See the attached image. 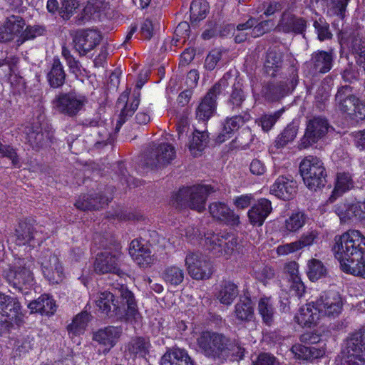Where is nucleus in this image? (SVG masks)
Returning <instances> with one entry per match:
<instances>
[{"label":"nucleus","mask_w":365,"mask_h":365,"mask_svg":"<svg viewBox=\"0 0 365 365\" xmlns=\"http://www.w3.org/2000/svg\"><path fill=\"white\" fill-rule=\"evenodd\" d=\"M0 156L7 158L13 165L19 167V160L15 150L9 145H4L0 143Z\"/></svg>","instance_id":"obj_60"},{"label":"nucleus","mask_w":365,"mask_h":365,"mask_svg":"<svg viewBox=\"0 0 365 365\" xmlns=\"http://www.w3.org/2000/svg\"><path fill=\"white\" fill-rule=\"evenodd\" d=\"M254 365H279V364L273 355L262 353L254 361Z\"/></svg>","instance_id":"obj_64"},{"label":"nucleus","mask_w":365,"mask_h":365,"mask_svg":"<svg viewBox=\"0 0 365 365\" xmlns=\"http://www.w3.org/2000/svg\"><path fill=\"white\" fill-rule=\"evenodd\" d=\"M341 356V365L351 359L365 356V326H361L348 334L344 341Z\"/></svg>","instance_id":"obj_8"},{"label":"nucleus","mask_w":365,"mask_h":365,"mask_svg":"<svg viewBox=\"0 0 365 365\" xmlns=\"http://www.w3.org/2000/svg\"><path fill=\"white\" fill-rule=\"evenodd\" d=\"M222 58L221 51L212 50L210 52L205 61V68L208 71H212Z\"/></svg>","instance_id":"obj_62"},{"label":"nucleus","mask_w":365,"mask_h":365,"mask_svg":"<svg viewBox=\"0 0 365 365\" xmlns=\"http://www.w3.org/2000/svg\"><path fill=\"white\" fill-rule=\"evenodd\" d=\"M307 220L308 217L304 212H294L286 218L282 228L287 233L297 232L305 225Z\"/></svg>","instance_id":"obj_43"},{"label":"nucleus","mask_w":365,"mask_h":365,"mask_svg":"<svg viewBox=\"0 0 365 365\" xmlns=\"http://www.w3.org/2000/svg\"><path fill=\"white\" fill-rule=\"evenodd\" d=\"M43 31L44 29L39 26H28L23 31L20 36V39H19L18 41H20L21 43H22L26 40L34 39L37 36H41Z\"/></svg>","instance_id":"obj_58"},{"label":"nucleus","mask_w":365,"mask_h":365,"mask_svg":"<svg viewBox=\"0 0 365 365\" xmlns=\"http://www.w3.org/2000/svg\"><path fill=\"white\" fill-rule=\"evenodd\" d=\"M32 260L19 259L17 263L4 272L6 281L14 287L21 289L23 285L31 284L34 281Z\"/></svg>","instance_id":"obj_11"},{"label":"nucleus","mask_w":365,"mask_h":365,"mask_svg":"<svg viewBox=\"0 0 365 365\" xmlns=\"http://www.w3.org/2000/svg\"><path fill=\"white\" fill-rule=\"evenodd\" d=\"M297 184L293 178L279 176L270 187V193L283 200L292 199L297 193Z\"/></svg>","instance_id":"obj_25"},{"label":"nucleus","mask_w":365,"mask_h":365,"mask_svg":"<svg viewBox=\"0 0 365 365\" xmlns=\"http://www.w3.org/2000/svg\"><path fill=\"white\" fill-rule=\"evenodd\" d=\"M185 265L189 275L194 279H207L213 274V266L209 258L199 252H188Z\"/></svg>","instance_id":"obj_10"},{"label":"nucleus","mask_w":365,"mask_h":365,"mask_svg":"<svg viewBox=\"0 0 365 365\" xmlns=\"http://www.w3.org/2000/svg\"><path fill=\"white\" fill-rule=\"evenodd\" d=\"M150 346L148 338L135 336L132 338L125 346V351L134 356L145 357Z\"/></svg>","instance_id":"obj_42"},{"label":"nucleus","mask_w":365,"mask_h":365,"mask_svg":"<svg viewBox=\"0 0 365 365\" xmlns=\"http://www.w3.org/2000/svg\"><path fill=\"white\" fill-rule=\"evenodd\" d=\"M334 53L329 51H317L314 52L311 58L305 62L304 68L308 75L314 76L318 73H325L329 72L333 65Z\"/></svg>","instance_id":"obj_17"},{"label":"nucleus","mask_w":365,"mask_h":365,"mask_svg":"<svg viewBox=\"0 0 365 365\" xmlns=\"http://www.w3.org/2000/svg\"><path fill=\"white\" fill-rule=\"evenodd\" d=\"M232 78L229 83L232 82ZM247 94L244 90L242 83L236 78L234 79L231 91L227 100V106L232 111L239 110L242 108V104L245 101Z\"/></svg>","instance_id":"obj_33"},{"label":"nucleus","mask_w":365,"mask_h":365,"mask_svg":"<svg viewBox=\"0 0 365 365\" xmlns=\"http://www.w3.org/2000/svg\"><path fill=\"white\" fill-rule=\"evenodd\" d=\"M102 38L101 33L94 29L78 31L73 38L75 50L84 56L96 48Z\"/></svg>","instance_id":"obj_20"},{"label":"nucleus","mask_w":365,"mask_h":365,"mask_svg":"<svg viewBox=\"0 0 365 365\" xmlns=\"http://www.w3.org/2000/svg\"><path fill=\"white\" fill-rule=\"evenodd\" d=\"M329 124L323 117H314L307 123V128L301 139L300 148H307L324 138L328 132Z\"/></svg>","instance_id":"obj_15"},{"label":"nucleus","mask_w":365,"mask_h":365,"mask_svg":"<svg viewBox=\"0 0 365 365\" xmlns=\"http://www.w3.org/2000/svg\"><path fill=\"white\" fill-rule=\"evenodd\" d=\"M108 198L99 195H84L80 197L76 202L75 206L81 210H99L107 205Z\"/></svg>","instance_id":"obj_38"},{"label":"nucleus","mask_w":365,"mask_h":365,"mask_svg":"<svg viewBox=\"0 0 365 365\" xmlns=\"http://www.w3.org/2000/svg\"><path fill=\"white\" fill-rule=\"evenodd\" d=\"M212 192L209 185L182 187L173 195V204L180 208L190 207L200 212L205 209L206 199Z\"/></svg>","instance_id":"obj_3"},{"label":"nucleus","mask_w":365,"mask_h":365,"mask_svg":"<svg viewBox=\"0 0 365 365\" xmlns=\"http://www.w3.org/2000/svg\"><path fill=\"white\" fill-rule=\"evenodd\" d=\"M185 274V271L182 268L176 265H172L164 269L162 277L167 284L175 287L183 282Z\"/></svg>","instance_id":"obj_48"},{"label":"nucleus","mask_w":365,"mask_h":365,"mask_svg":"<svg viewBox=\"0 0 365 365\" xmlns=\"http://www.w3.org/2000/svg\"><path fill=\"white\" fill-rule=\"evenodd\" d=\"M190 25L186 21L180 22L178 26L176 27L174 35L176 43L185 42V41L189 38L190 36Z\"/></svg>","instance_id":"obj_61"},{"label":"nucleus","mask_w":365,"mask_h":365,"mask_svg":"<svg viewBox=\"0 0 365 365\" xmlns=\"http://www.w3.org/2000/svg\"><path fill=\"white\" fill-rule=\"evenodd\" d=\"M25 21L20 16L11 15L0 26V42L6 43L12 41L22 31Z\"/></svg>","instance_id":"obj_27"},{"label":"nucleus","mask_w":365,"mask_h":365,"mask_svg":"<svg viewBox=\"0 0 365 365\" xmlns=\"http://www.w3.org/2000/svg\"><path fill=\"white\" fill-rule=\"evenodd\" d=\"M290 90L287 82L269 83L263 88V95L270 101H276L286 96Z\"/></svg>","instance_id":"obj_40"},{"label":"nucleus","mask_w":365,"mask_h":365,"mask_svg":"<svg viewBox=\"0 0 365 365\" xmlns=\"http://www.w3.org/2000/svg\"><path fill=\"white\" fill-rule=\"evenodd\" d=\"M319 314L318 311H315V302H313L312 304H307L301 307L295 316V319L302 326L310 327L319 319Z\"/></svg>","instance_id":"obj_45"},{"label":"nucleus","mask_w":365,"mask_h":365,"mask_svg":"<svg viewBox=\"0 0 365 365\" xmlns=\"http://www.w3.org/2000/svg\"><path fill=\"white\" fill-rule=\"evenodd\" d=\"M209 212L212 217L227 225H237L240 217L230 207L222 202H214L209 206Z\"/></svg>","instance_id":"obj_26"},{"label":"nucleus","mask_w":365,"mask_h":365,"mask_svg":"<svg viewBox=\"0 0 365 365\" xmlns=\"http://www.w3.org/2000/svg\"><path fill=\"white\" fill-rule=\"evenodd\" d=\"M258 312L266 324L270 325L272 323L274 309L270 298L262 297L259 299Z\"/></svg>","instance_id":"obj_52"},{"label":"nucleus","mask_w":365,"mask_h":365,"mask_svg":"<svg viewBox=\"0 0 365 365\" xmlns=\"http://www.w3.org/2000/svg\"><path fill=\"white\" fill-rule=\"evenodd\" d=\"M272 210L271 201L260 198L248 211L250 223L255 226H261Z\"/></svg>","instance_id":"obj_30"},{"label":"nucleus","mask_w":365,"mask_h":365,"mask_svg":"<svg viewBox=\"0 0 365 365\" xmlns=\"http://www.w3.org/2000/svg\"><path fill=\"white\" fill-rule=\"evenodd\" d=\"M336 106L350 118L359 121L365 119V103L356 98L349 86L340 87L335 96Z\"/></svg>","instance_id":"obj_6"},{"label":"nucleus","mask_w":365,"mask_h":365,"mask_svg":"<svg viewBox=\"0 0 365 365\" xmlns=\"http://www.w3.org/2000/svg\"><path fill=\"white\" fill-rule=\"evenodd\" d=\"M354 187V182L351 175L348 173H341L337 175L335 188L333 191V195L331 196L336 198L335 195H339Z\"/></svg>","instance_id":"obj_53"},{"label":"nucleus","mask_w":365,"mask_h":365,"mask_svg":"<svg viewBox=\"0 0 365 365\" xmlns=\"http://www.w3.org/2000/svg\"><path fill=\"white\" fill-rule=\"evenodd\" d=\"M144 83L145 82L143 80L138 81L136 83V88L138 91H134L133 99L130 103L128 101V93L124 92L120 95L117 103L118 107H119L120 104L123 103L125 101L127 102L123 106V108L119 115V120L116 125V129H119L120 127L125 122L127 118L131 116L138 108L140 103V90L144 85Z\"/></svg>","instance_id":"obj_24"},{"label":"nucleus","mask_w":365,"mask_h":365,"mask_svg":"<svg viewBox=\"0 0 365 365\" xmlns=\"http://www.w3.org/2000/svg\"><path fill=\"white\" fill-rule=\"evenodd\" d=\"M23 133L26 142L34 149L48 145L53 138V131L51 129H43L38 123L24 126Z\"/></svg>","instance_id":"obj_19"},{"label":"nucleus","mask_w":365,"mask_h":365,"mask_svg":"<svg viewBox=\"0 0 365 365\" xmlns=\"http://www.w3.org/2000/svg\"><path fill=\"white\" fill-rule=\"evenodd\" d=\"M341 295L335 291L323 292L315 302V311L324 316L336 317L342 310Z\"/></svg>","instance_id":"obj_14"},{"label":"nucleus","mask_w":365,"mask_h":365,"mask_svg":"<svg viewBox=\"0 0 365 365\" xmlns=\"http://www.w3.org/2000/svg\"><path fill=\"white\" fill-rule=\"evenodd\" d=\"M121 334L120 327L108 326L94 332L93 340L103 345L104 351H108L116 344Z\"/></svg>","instance_id":"obj_28"},{"label":"nucleus","mask_w":365,"mask_h":365,"mask_svg":"<svg viewBox=\"0 0 365 365\" xmlns=\"http://www.w3.org/2000/svg\"><path fill=\"white\" fill-rule=\"evenodd\" d=\"M232 74L227 72L217 82L201 100L195 109L196 118L200 121H207L215 113L217 108L216 100L229 86Z\"/></svg>","instance_id":"obj_5"},{"label":"nucleus","mask_w":365,"mask_h":365,"mask_svg":"<svg viewBox=\"0 0 365 365\" xmlns=\"http://www.w3.org/2000/svg\"><path fill=\"white\" fill-rule=\"evenodd\" d=\"M307 28V21L289 13L284 12L276 28L278 31L304 34Z\"/></svg>","instance_id":"obj_29"},{"label":"nucleus","mask_w":365,"mask_h":365,"mask_svg":"<svg viewBox=\"0 0 365 365\" xmlns=\"http://www.w3.org/2000/svg\"><path fill=\"white\" fill-rule=\"evenodd\" d=\"M283 54L277 48H269L267 53L264 68L268 75L274 76L282 67Z\"/></svg>","instance_id":"obj_41"},{"label":"nucleus","mask_w":365,"mask_h":365,"mask_svg":"<svg viewBox=\"0 0 365 365\" xmlns=\"http://www.w3.org/2000/svg\"><path fill=\"white\" fill-rule=\"evenodd\" d=\"M313 26L317 31L318 38L320 41L331 38L332 34L329 30V25L327 23L324 19L319 18L318 20H315Z\"/></svg>","instance_id":"obj_57"},{"label":"nucleus","mask_w":365,"mask_h":365,"mask_svg":"<svg viewBox=\"0 0 365 365\" xmlns=\"http://www.w3.org/2000/svg\"><path fill=\"white\" fill-rule=\"evenodd\" d=\"M228 339L222 334L205 331L200 334L197 338L199 350L205 356L212 359L220 358L227 349Z\"/></svg>","instance_id":"obj_7"},{"label":"nucleus","mask_w":365,"mask_h":365,"mask_svg":"<svg viewBox=\"0 0 365 365\" xmlns=\"http://www.w3.org/2000/svg\"><path fill=\"white\" fill-rule=\"evenodd\" d=\"M251 119L248 110L242 111L239 115L227 117L222 123V129L217 137V141L222 143L230 139L233 133L242 127Z\"/></svg>","instance_id":"obj_22"},{"label":"nucleus","mask_w":365,"mask_h":365,"mask_svg":"<svg viewBox=\"0 0 365 365\" xmlns=\"http://www.w3.org/2000/svg\"><path fill=\"white\" fill-rule=\"evenodd\" d=\"M272 23L269 20L262 21L259 23H257L254 26L250 33V35L257 38L262 36L264 34L268 32L270 29L269 24Z\"/></svg>","instance_id":"obj_63"},{"label":"nucleus","mask_w":365,"mask_h":365,"mask_svg":"<svg viewBox=\"0 0 365 365\" xmlns=\"http://www.w3.org/2000/svg\"><path fill=\"white\" fill-rule=\"evenodd\" d=\"M87 98L76 92L61 93L53 101L56 110L61 114L75 117L87 103Z\"/></svg>","instance_id":"obj_12"},{"label":"nucleus","mask_w":365,"mask_h":365,"mask_svg":"<svg viewBox=\"0 0 365 365\" xmlns=\"http://www.w3.org/2000/svg\"><path fill=\"white\" fill-rule=\"evenodd\" d=\"M319 240V232L317 230L309 229L304 232L297 241L300 249L310 247L317 243Z\"/></svg>","instance_id":"obj_55"},{"label":"nucleus","mask_w":365,"mask_h":365,"mask_svg":"<svg viewBox=\"0 0 365 365\" xmlns=\"http://www.w3.org/2000/svg\"><path fill=\"white\" fill-rule=\"evenodd\" d=\"M239 294L237 286L231 281H223L220 284L216 297L225 305H230Z\"/></svg>","instance_id":"obj_39"},{"label":"nucleus","mask_w":365,"mask_h":365,"mask_svg":"<svg viewBox=\"0 0 365 365\" xmlns=\"http://www.w3.org/2000/svg\"><path fill=\"white\" fill-rule=\"evenodd\" d=\"M175 158V148L169 143H160L148 150L145 164L151 168H160L170 164Z\"/></svg>","instance_id":"obj_16"},{"label":"nucleus","mask_w":365,"mask_h":365,"mask_svg":"<svg viewBox=\"0 0 365 365\" xmlns=\"http://www.w3.org/2000/svg\"><path fill=\"white\" fill-rule=\"evenodd\" d=\"M279 116V112H275L274 114L271 115H264L258 119L257 123L261 126L264 131L267 132L272 128Z\"/></svg>","instance_id":"obj_59"},{"label":"nucleus","mask_w":365,"mask_h":365,"mask_svg":"<svg viewBox=\"0 0 365 365\" xmlns=\"http://www.w3.org/2000/svg\"><path fill=\"white\" fill-rule=\"evenodd\" d=\"M160 365H195L187 351L173 348L165 352L161 358Z\"/></svg>","instance_id":"obj_34"},{"label":"nucleus","mask_w":365,"mask_h":365,"mask_svg":"<svg viewBox=\"0 0 365 365\" xmlns=\"http://www.w3.org/2000/svg\"><path fill=\"white\" fill-rule=\"evenodd\" d=\"M47 81L51 87L57 88L62 86L66 81V73L60 59L55 57L49 71L47 73Z\"/></svg>","instance_id":"obj_37"},{"label":"nucleus","mask_w":365,"mask_h":365,"mask_svg":"<svg viewBox=\"0 0 365 365\" xmlns=\"http://www.w3.org/2000/svg\"><path fill=\"white\" fill-rule=\"evenodd\" d=\"M297 133V127L293 124L288 125L284 130L279 134L275 142L274 147L282 148L288 143L292 142L296 137Z\"/></svg>","instance_id":"obj_54"},{"label":"nucleus","mask_w":365,"mask_h":365,"mask_svg":"<svg viewBox=\"0 0 365 365\" xmlns=\"http://www.w3.org/2000/svg\"><path fill=\"white\" fill-rule=\"evenodd\" d=\"M129 254L140 267H147L153 262L150 250L138 240H133L130 242Z\"/></svg>","instance_id":"obj_35"},{"label":"nucleus","mask_w":365,"mask_h":365,"mask_svg":"<svg viewBox=\"0 0 365 365\" xmlns=\"http://www.w3.org/2000/svg\"><path fill=\"white\" fill-rule=\"evenodd\" d=\"M118 292L121 298V305H118L113 293L105 291L97 294L95 299L96 307L109 318L116 317L120 320L135 319L138 314V311L134 294L123 285L120 286Z\"/></svg>","instance_id":"obj_2"},{"label":"nucleus","mask_w":365,"mask_h":365,"mask_svg":"<svg viewBox=\"0 0 365 365\" xmlns=\"http://www.w3.org/2000/svg\"><path fill=\"white\" fill-rule=\"evenodd\" d=\"M190 11L192 23H197L207 16L209 4L205 0H194L191 3Z\"/></svg>","instance_id":"obj_50"},{"label":"nucleus","mask_w":365,"mask_h":365,"mask_svg":"<svg viewBox=\"0 0 365 365\" xmlns=\"http://www.w3.org/2000/svg\"><path fill=\"white\" fill-rule=\"evenodd\" d=\"M21 318V306L16 298L0 293V325Z\"/></svg>","instance_id":"obj_23"},{"label":"nucleus","mask_w":365,"mask_h":365,"mask_svg":"<svg viewBox=\"0 0 365 365\" xmlns=\"http://www.w3.org/2000/svg\"><path fill=\"white\" fill-rule=\"evenodd\" d=\"M332 250L344 272L365 277V237L359 231L336 235Z\"/></svg>","instance_id":"obj_1"},{"label":"nucleus","mask_w":365,"mask_h":365,"mask_svg":"<svg viewBox=\"0 0 365 365\" xmlns=\"http://www.w3.org/2000/svg\"><path fill=\"white\" fill-rule=\"evenodd\" d=\"M40 263L44 277L52 284H58L63 279V267L58 257L47 251L43 253Z\"/></svg>","instance_id":"obj_21"},{"label":"nucleus","mask_w":365,"mask_h":365,"mask_svg":"<svg viewBox=\"0 0 365 365\" xmlns=\"http://www.w3.org/2000/svg\"><path fill=\"white\" fill-rule=\"evenodd\" d=\"M330 96V88L328 85L324 83H322L320 86L316 91L315 101L317 106L320 109L323 110L325 108V104L328 101Z\"/></svg>","instance_id":"obj_56"},{"label":"nucleus","mask_w":365,"mask_h":365,"mask_svg":"<svg viewBox=\"0 0 365 365\" xmlns=\"http://www.w3.org/2000/svg\"><path fill=\"white\" fill-rule=\"evenodd\" d=\"M209 136L207 131L195 130L193 133L192 140L190 143V150L196 157L207 145Z\"/></svg>","instance_id":"obj_49"},{"label":"nucleus","mask_w":365,"mask_h":365,"mask_svg":"<svg viewBox=\"0 0 365 365\" xmlns=\"http://www.w3.org/2000/svg\"><path fill=\"white\" fill-rule=\"evenodd\" d=\"M205 243L215 254L229 256L237 245V240L233 235L220 236L215 233L205 235Z\"/></svg>","instance_id":"obj_18"},{"label":"nucleus","mask_w":365,"mask_h":365,"mask_svg":"<svg viewBox=\"0 0 365 365\" xmlns=\"http://www.w3.org/2000/svg\"><path fill=\"white\" fill-rule=\"evenodd\" d=\"M41 227L38 225L35 221L24 220L19 222L15 229L14 242L16 245H29L35 247L40 245L44 240Z\"/></svg>","instance_id":"obj_9"},{"label":"nucleus","mask_w":365,"mask_h":365,"mask_svg":"<svg viewBox=\"0 0 365 365\" xmlns=\"http://www.w3.org/2000/svg\"><path fill=\"white\" fill-rule=\"evenodd\" d=\"M234 316L240 322H251L255 317L254 307L250 297H240L235 305Z\"/></svg>","instance_id":"obj_36"},{"label":"nucleus","mask_w":365,"mask_h":365,"mask_svg":"<svg viewBox=\"0 0 365 365\" xmlns=\"http://www.w3.org/2000/svg\"><path fill=\"white\" fill-rule=\"evenodd\" d=\"M299 171L305 185L316 191L327 182V171L323 162L317 157L308 155L299 165Z\"/></svg>","instance_id":"obj_4"},{"label":"nucleus","mask_w":365,"mask_h":365,"mask_svg":"<svg viewBox=\"0 0 365 365\" xmlns=\"http://www.w3.org/2000/svg\"><path fill=\"white\" fill-rule=\"evenodd\" d=\"M292 351L297 359L302 360H313L320 358L325 354V351L323 349L307 346L302 344L294 345L292 348Z\"/></svg>","instance_id":"obj_46"},{"label":"nucleus","mask_w":365,"mask_h":365,"mask_svg":"<svg viewBox=\"0 0 365 365\" xmlns=\"http://www.w3.org/2000/svg\"><path fill=\"white\" fill-rule=\"evenodd\" d=\"M307 274L309 279L315 282L327 274V268L319 259H312L307 262Z\"/></svg>","instance_id":"obj_51"},{"label":"nucleus","mask_w":365,"mask_h":365,"mask_svg":"<svg viewBox=\"0 0 365 365\" xmlns=\"http://www.w3.org/2000/svg\"><path fill=\"white\" fill-rule=\"evenodd\" d=\"M28 307L32 312L35 311L46 315L53 314L56 309L54 300L46 294H43L36 300L30 302Z\"/></svg>","instance_id":"obj_44"},{"label":"nucleus","mask_w":365,"mask_h":365,"mask_svg":"<svg viewBox=\"0 0 365 365\" xmlns=\"http://www.w3.org/2000/svg\"><path fill=\"white\" fill-rule=\"evenodd\" d=\"M91 314L87 312H82L77 314L67 327L68 334L72 336L83 334L88 322L91 320Z\"/></svg>","instance_id":"obj_47"},{"label":"nucleus","mask_w":365,"mask_h":365,"mask_svg":"<svg viewBox=\"0 0 365 365\" xmlns=\"http://www.w3.org/2000/svg\"><path fill=\"white\" fill-rule=\"evenodd\" d=\"M121 254L119 251L105 250L98 253L93 264L94 271L99 274H115L120 277L125 276L120 268Z\"/></svg>","instance_id":"obj_13"},{"label":"nucleus","mask_w":365,"mask_h":365,"mask_svg":"<svg viewBox=\"0 0 365 365\" xmlns=\"http://www.w3.org/2000/svg\"><path fill=\"white\" fill-rule=\"evenodd\" d=\"M336 212L341 221L365 219V201L357 203H340L336 207Z\"/></svg>","instance_id":"obj_32"},{"label":"nucleus","mask_w":365,"mask_h":365,"mask_svg":"<svg viewBox=\"0 0 365 365\" xmlns=\"http://www.w3.org/2000/svg\"><path fill=\"white\" fill-rule=\"evenodd\" d=\"M79 125L83 128H99L98 134L101 137V140H97L95 143V146L97 148H100L108 144V141L110 139V132L104 127V122L101 119V115L98 113H95L92 116L86 117L79 120Z\"/></svg>","instance_id":"obj_31"}]
</instances>
